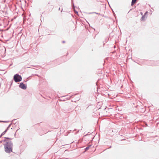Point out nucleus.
I'll list each match as a JSON object with an SVG mask.
<instances>
[{
  "mask_svg": "<svg viewBox=\"0 0 159 159\" xmlns=\"http://www.w3.org/2000/svg\"><path fill=\"white\" fill-rule=\"evenodd\" d=\"M7 139L4 140V142H5L4 144L5 151L6 152L9 153L12 152L13 143L11 141L8 140L10 138H7Z\"/></svg>",
  "mask_w": 159,
  "mask_h": 159,
  "instance_id": "nucleus-1",
  "label": "nucleus"
},
{
  "mask_svg": "<svg viewBox=\"0 0 159 159\" xmlns=\"http://www.w3.org/2000/svg\"><path fill=\"white\" fill-rule=\"evenodd\" d=\"M13 79L16 82H19L22 80L21 76L18 74H16L14 75Z\"/></svg>",
  "mask_w": 159,
  "mask_h": 159,
  "instance_id": "nucleus-2",
  "label": "nucleus"
},
{
  "mask_svg": "<svg viewBox=\"0 0 159 159\" xmlns=\"http://www.w3.org/2000/svg\"><path fill=\"white\" fill-rule=\"evenodd\" d=\"M19 87L23 89H25L27 88L25 85V84H24L23 83H20Z\"/></svg>",
  "mask_w": 159,
  "mask_h": 159,
  "instance_id": "nucleus-3",
  "label": "nucleus"
},
{
  "mask_svg": "<svg viewBox=\"0 0 159 159\" xmlns=\"http://www.w3.org/2000/svg\"><path fill=\"white\" fill-rule=\"evenodd\" d=\"M148 12H146L145 13L144 15L142 17V18L141 19V20L143 21H144L145 20V16L147 13Z\"/></svg>",
  "mask_w": 159,
  "mask_h": 159,
  "instance_id": "nucleus-4",
  "label": "nucleus"
},
{
  "mask_svg": "<svg viewBox=\"0 0 159 159\" xmlns=\"http://www.w3.org/2000/svg\"><path fill=\"white\" fill-rule=\"evenodd\" d=\"M11 125V124L9 125L8 127L7 128V129L2 133L1 135L0 136V137H1V136L4 135L5 134L7 130L9 128L10 126Z\"/></svg>",
  "mask_w": 159,
  "mask_h": 159,
  "instance_id": "nucleus-5",
  "label": "nucleus"
},
{
  "mask_svg": "<svg viewBox=\"0 0 159 159\" xmlns=\"http://www.w3.org/2000/svg\"><path fill=\"white\" fill-rule=\"evenodd\" d=\"M137 0H132L131 2V5H133L135 3Z\"/></svg>",
  "mask_w": 159,
  "mask_h": 159,
  "instance_id": "nucleus-6",
  "label": "nucleus"
},
{
  "mask_svg": "<svg viewBox=\"0 0 159 159\" xmlns=\"http://www.w3.org/2000/svg\"><path fill=\"white\" fill-rule=\"evenodd\" d=\"M90 146H88V147H87L85 148V150H86H86H88L89 149V147H90Z\"/></svg>",
  "mask_w": 159,
  "mask_h": 159,
  "instance_id": "nucleus-7",
  "label": "nucleus"
},
{
  "mask_svg": "<svg viewBox=\"0 0 159 159\" xmlns=\"http://www.w3.org/2000/svg\"><path fill=\"white\" fill-rule=\"evenodd\" d=\"M74 11H75V13L76 14H78V12L77 11H76L75 9L74 8Z\"/></svg>",
  "mask_w": 159,
  "mask_h": 159,
  "instance_id": "nucleus-8",
  "label": "nucleus"
},
{
  "mask_svg": "<svg viewBox=\"0 0 159 159\" xmlns=\"http://www.w3.org/2000/svg\"><path fill=\"white\" fill-rule=\"evenodd\" d=\"M0 122H6V121H0Z\"/></svg>",
  "mask_w": 159,
  "mask_h": 159,
  "instance_id": "nucleus-9",
  "label": "nucleus"
},
{
  "mask_svg": "<svg viewBox=\"0 0 159 159\" xmlns=\"http://www.w3.org/2000/svg\"><path fill=\"white\" fill-rule=\"evenodd\" d=\"M72 5L73 6V7H74H74H74V5L73 4H72Z\"/></svg>",
  "mask_w": 159,
  "mask_h": 159,
  "instance_id": "nucleus-10",
  "label": "nucleus"
},
{
  "mask_svg": "<svg viewBox=\"0 0 159 159\" xmlns=\"http://www.w3.org/2000/svg\"><path fill=\"white\" fill-rule=\"evenodd\" d=\"M141 15H142V14H143L142 12H141Z\"/></svg>",
  "mask_w": 159,
  "mask_h": 159,
  "instance_id": "nucleus-11",
  "label": "nucleus"
},
{
  "mask_svg": "<svg viewBox=\"0 0 159 159\" xmlns=\"http://www.w3.org/2000/svg\"><path fill=\"white\" fill-rule=\"evenodd\" d=\"M64 42H65L64 41H63V43H64Z\"/></svg>",
  "mask_w": 159,
  "mask_h": 159,
  "instance_id": "nucleus-12",
  "label": "nucleus"
},
{
  "mask_svg": "<svg viewBox=\"0 0 159 159\" xmlns=\"http://www.w3.org/2000/svg\"><path fill=\"white\" fill-rule=\"evenodd\" d=\"M59 10H60V8H59Z\"/></svg>",
  "mask_w": 159,
  "mask_h": 159,
  "instance_id": "nucleus-13",
  "label": "nucleus"
}]
</instances>
